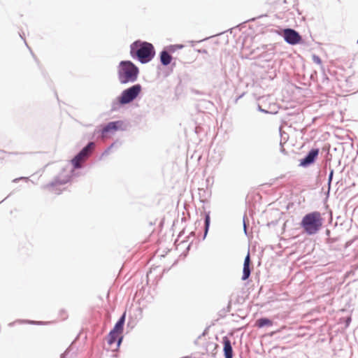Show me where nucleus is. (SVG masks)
Masks as SVG:
<instances>
[{
  "mask_svg": "<svg viewBox=\"0 0 358 358\" xmlns=\"http://www.w3.org/2000/svg\"><path fill=\"white\" fill-rule=\"evenodd\" d=\"M124 321L125 314L120 317L107 336L108 348L112 351L117 350L122 343Z\"/></svg>",
  "mask_w": 358,
  "mask_h": 358,
  "instance_id": "nucleus-2",
  "label": "nucleus"
},
{
  "mask_svg": "<svg viewBox=\"0 0 358 358\" xmlns=\"http://www.w3.org/2000/svg\"><path fill=\"white\" fill-rule=\"evenodd\" d=\"M210 224V216L209 215H206L205 218V234L207 233Z\"/></svg>",
  "mask_w": 358,
  "mask_h": 358,
  "instance_id": "nucleus-15",
  "label": "nucleus"
},
{
  "mask_svg": "<svg viewBox=\"0 0 358 358\" xmlns=\"http://www.w3.org/2000/svg\"><path fill=\"white\" fill-rule=\"evenodd\" d=\"M172 60V57L166 51H162L160 54V61L164 66L169 65Z\"/></svg>",
  "mask_w": 358,
  "mask_h": 358,
  "instance_id": "nucleus-13",
  "label": "nucleus"
},
{
  "mask_svg": "<svg viewBox=\"0 0 358 358\" xmlns=\"http://www.w3.org/2000/svg\"><path fill=\"white\" fill-rule=\"evenodd\" d=\"M224 353L225 358H233V350L230 340L224 336L223 338Z\"/></svg>",
  "mask_w": 358,
  "mask_h": 358,
  "instance_id": "nucleus-11",
  "label": "nucleus"
},
{
  "mask_svg": "<svg viewBox=\"0 0 358 358\" xmlns=\"http://www.w3.org/2000/svg\"><path fill=\"white\" fill-rule=\"evenodd\" d=\"M250 252H248V255H246L244 263H243V275L241 279L243 280H246L250 275Z\"/></svg>",
  "mask_w": 358,
  "mask_h": 358,
  "instance_id": "nucleus-10",
  "label": "nucleus"
},
{
  "mask_svg": "<svg viewBox=\"0 0 358 358\" xmlns=\"http://www.w3.org/2000/svg\"><path fill=\"white\" fill-rule=\"evenodd\" d=\"M304 231L308 235L315 234L322 226V218L319 212H313L306 215L301 222Z\"/></svg>",
  "mask_w": 358,
  "mask_h": 358,
  "instance_id": "nucleus-3",
  "label": "nucleus"
},
{
  "mask_svg": "<svg viewBox=\"0 0 358 358\" xmlns=\"http://www.w3.org/2000/svg\"><path fill=\"white\" fill-rule=\"evenodd\" d=\"M124 128V122L121 120L110 122L103 127L101 130V135L103 138H108L112 134H115L119 130H123Z\"/></svg>",
  "mask_w": 358,
  "mask_h": 358,
  "instance_id": "nucleus-7",
  "label": "nucleus"
},
{
  "mask_svg": "<svg viewBox=\"0 0 358 358\" xmlns=\"http://www.w3.org/2000/svg\"><path fill=\"white\" fill-rule=\"evenodd\" d=\"M141 91L140 85H135L132 87L124 90L121 96L118 98L119 102L122 104H126L132 101L137 97Z\"/></svg>",
  "mask_w": 358,
  "mask_h": 358,
  "instance_id": "nucleus-5",
  "label": "nucleus"
},
{
  "mask_svg": "<svg viewBox=\"0 0 358 358\" xmlns=\"http://www.w3.org/2000/svg\"><path fill=\"white\" fill-rule=\"evenodd\" d=\"M94 148V143L91 142L85 147L72 160L71 163L74 168L78 169L81 166V164L85 162Z\"/></svg>",
  "mask_w": 358,
  "mask_h": 358,
  "instance_id": "nucleus-6",
  "label": "nucleus"
},
{
  "mask_svg": "<svg viewBox=\"0 0 358 358\" xmlns=\"http://www.w3.org/2000/svg\"><path fill=\"white\" fill-rule=\"evenodd\" d=\"M20 179L28 180V178H20Z\"/></svg>",
  "mask_w": 358,
  "mask_h": 358,
  "instance_id": "nucleus-16",
  "label": "nucleus"
},
{
  "mask_svg": "<svg viewBox=\"0 0 358 358\" xmlns=\"http://www.w3.org/2000/svg\"><path fill=\"white\" fill-rule=\"evenodd\" d=\"M195 344L201 347L206 351L208 350L209 345L206 342V335L205 334H203L196 338Z\"/></svg>",
  "mask_w": 358,
  "mask_h": 358,
  "instance_id": "nucleus-12",
  "label": "nucleus"
},
{
  "mask_svg": "<svg viewBox=\"0 0 358 358\" xmlns=\"http://www.w3.org/2000/svg\"><path fill=\"white\" fill-rule=\"evenodd\" d=\"M29 323L34 324L35 322H29Z\"/></svg>",
  "mask_w": 358,
  "mask_h": 358,
  "instance_id": "nucleus-18",
  "label": "nucleus"
},
{
  "mask_svg": "<svg viewBox=\"0 0 358 358\" xmlns=\"http://www.w3.org/2000/svg\"><path fill=\"white\" fill-rule=\"evenodd\" d=\"M130 54L136 56L141 63H147L155 56V50L150 43L136 41L131 45Z\"/></svg>",
  "mask_w": 358,
  "mask_h": 358,
  "instance_id": "nucleus-1",
  "label": "nucleus"
},
{
  "mask_svg": "<svg viewBox=\"0 0 358 358\" xmlns=\"http://www.w3.org/2000/svg\"><path fill=\"white\" fill-rule=\"evenodd\" d=\"M283 37L285 41L291 45H296L301 41V36L299 33L292 29H284Z\"/></svg>",
  "mask_w": 358,
  "mask_h": 358,
  "instance_id": "nucleus-8",
  "label": "nucleus"
},
{
  "mask_svg": "<svg viewBox=\"0 0 358 358\" xmlns=\"http://www.w3.org/2000/svg\"><path fill=\"white\" fill-rule=\"evenodd\" d=\"M138 68L129 61L121 62L118 70V77L121 83L134 82L138 76Z\"/></svg>",
  "mask_w": 358,
  "mask_h": 358,
  "instance_id": "nucleus-4",
  "label": "nucleus"
},
{
  "mask_svg": "<svg viewBox=\"0 0 358 358\" xmlns=\"http://www.w3.org/2000/svg\"><path fill=\"white\" fill-rule=\"evenodd\" d=\"M357 43H358V39H357Z\"/></svg>",
  "mask_w": 358,
  "mask_h": 358,
  "instance_id": "nucleus-19",
  "label": "nucleus"
},
{
  "mask_svg": "<svg viewBox=\"0 0 358 358\" xmlns=\"http://www.w3.org/2000/svg\"><path fill=\"white\" fill-rule=\"evenodd\" d=\"M273 322L268 318H260L256 321V326L262 328L264 326H271Z\"/></svg>",
  "mask_w": 358,
  "mask_h": 358,
  "instance_id": "nucleus-14",
  "label": "nucleus"
},
{
  "mask_svg": "<svg viewBox=\"0 0 358 358\" xmlns=\"http://www.w3.org/2000/svg\"><path fill=\"white\" fill-rule=\"evenodd\" d=\"M60 358H66L64 355H62Z\"/></svg>",
  "mask_w": 358,
  "mask_h": 358,
  "instance_id": "nucleus-17",
  "label": "nucleus"
},
{
  "mask_svg": "<svg viewBox=\"0 0 358 358\" xmlns=\"http://www.w3.org/2000/svg\"><path fill=\"white\" fill-rule=\"evenodd\" d=\"M319 154V150L318 149H313L311 150L308 155L300 162V165L302 166H307L311 164H313L316 157H317Z\"/></svg>",
  "mask_w": 358,
  "mask_h": 358,
  "instance_id": "nucleus-9",
  "label": "nucleus"
}]
</instances>
